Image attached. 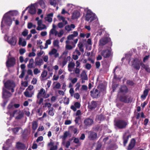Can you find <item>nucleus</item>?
<instances>
[{
    "label": "nucleus",
    "instance_id": "1",
    "mask_svg": "<svg viewBox=\"0 0 150 150\" xmlns=\"http://www.w3.org/2000/svg\"><path fill=\"white\" fill-rule=\"evenodd\" d=\"M17 13V11H10L5 13L2 21L1 27L2 28L5 25L10 26L12 22L11 16L16 15Z\"/></svg>",
    "mask_w": 150,
    "mask_h": 150
},
{
    "label": "nucleus",
    "instance_id": "2",
    "mask_svg": "<svg viewBox=\"0 0 150 150\" xmlns=\"http://www.w3.org/2000/svg\"><path fill=\"white\" fill-rule=\"evenodd\" d=\"M144 69L146 70L148 72H150V68L147 65H145L142 63L141 60L138 59H135L134 60V62L132 64L134 67L137 69H139L140 68V65Z\"/></svg>",
    "mask_w": 150,
    "mask_h": 150
},
{
    "label": "nucleus",
    "instance_id": "3",
    "mask_svg": "<svg viewBox=\"0 0 150 150\" xmlns=\"http://www.w3.org/2000/svg\"><path fill=\"white\" fill-rule=\"evenodd\" d=\"M144 69L146 70L148 72H150V68L147 65H145L142 63L141 60L138 59H135L134 60V62L132 64L134 67L137 69H139L140 68V65Z\"/></svg>",
    "mask_w": 150,
    "mask_h": 150
},
{
    "label": "nucleus",
    "instance_id": "4",
    "mask_svg": "<svg viewBox=\"0 0 150 150\" xmlns=\"http://www.w3.org/2000/svg\"><path fill=\"white\" fill-rule=\"evenodd\" d=\"M85 11L86 12L85 16L86 21L91 22L96 18V16L95 14L92 13L90 10L86 9Z\"/></svg>",
    "mask_w": 150,
    "mask_h": 150
},
{
    "label": "nucleus",
    "instance_id": "5",
    "mask_svg": "<svg viewBox=\"0 0 150 150\" xmlns=\"http://www.w3.org/2000/svg\"><path fill=\"white\" fill-rule=\"evenodd\" d=\"M9 113L11 118L15 117L16 119H17L21 118L23 115L22 112L19 110H15L12 113L9 112Z\"/></svg>",
    "mask_w": 150,
    "mask_h": 150
},
{
    "label": "nucleus",
    "instance_id": "6",
    "mask_svg": "<svg viewBox=\"0 0 150 150\" xmlns=\"http://www.w3.org/2000/svg\"><path fill=\"white\" fill-rule=\"evenodd\" d=\"M4 86L9 90L13 92L14 91V88L16 85L14 82L12 81H8L4 84Z\"/></svg>",
    "mask_w": 150,
    "mask_h": 150
},
{
    "label": "nucleus",
    "instance_id": "7",
    "mask_svg": "<svg viewBox=\"0 0 150 150\" xmlns=\"http://www.w3.org/2000/svg\"><path fill=\"white\" fill-rule=\"evenodd\" d=\"M4 39L10 44L13 45H15L17 41L16 38L15 36H9L6 35L4 36Z\"/></svg>",
    "mask_w": 150,
    "mask_h": 150
},
{
    "label": "nucleus",
    "instance_id": "8",
    "mask_svg": "<svg viewBox=\"0 0 150 150\" xmlns=\"http://www.w3.org/2000/svg\"><path fill=\"white\" fill-rule=\"evenodd\" d=\"M49 96V94L47 93L45 90L43 88H41L38 91V93L37 96L38 98L42 97L44 98H48Z\"/></svg>",
    "mask_w": 150,
    "mask_h": 150
},
{
    "label": "nucleus",
    "instance_id": "9",
    "mask_svg": "<svg viewBox=\"0 0 150 150\" xmlns=\"http://www.w3.org/2000/svg\"><path fill=\"white\" fill-rule=\"evenodd\" d=\"M101 54L104 58L108 57L112 54L111 49L108 48L106 50H103L101 52Z\"/></svg>",
    "mask_w": 150,
    "mask_h": 150
},
{
    "label": "nucleus",
    "instance_id": "10",
    "mask_svg": "<svg viewBox=\"0 0 150 150\" xmlns=\"http://www.w3.org/2000/svg\"><path fill=\"white\" fill-rule=\"evenodd\" d=\"M16 63L15 58L13 57L8 58L6 62V65L8 67L13 66Z\"/></svg>",
    "mask_w": 150,
    "mask_h": 150
},
{
    "label": "nucleus",
    "instance_id": "11",
    "mask_svg": "<svg viewBox=\"0 0 150 150\" xmlns=\"http://www.w3.org/2000/svg\"><path fill=\"white\" fill-rule=\"evenodd\" d=\"M78 39L76 38L73 41H69V40H67L66 41V48L68 50H71L73 48V47L69 45L70 44H71L73 45L74 44H76L78 41Z\"/></svg>",
    "mask_w": 150,
    "mask_h": 150
},
{
    "label": "nucleus",
    "instance_id": "12",
    "mask_svg": "<svg viewBox=\"0 0 150 150\" xmlns=\"http://www.w3.org/2000/svg\"><path fill=\"white\" fill-rule=\"evenodd\" d=\"M36 4H32L27 8L26 10L28 9V12L30 14H35L36 12V10L35 5H36Z\"/></svg>",
    "mask_w": 150,
    "mask_h": 150
},
{
    "label": "nucleus",
    "instance_id": "13",
    "mask_svg": "<svg viewBox=\"0 0 150 150\" xmlns=\"http://www.w3.org/2000/svg\"><path fill=\"white\" fill-rule=\"evenodd\" d=\"M127 125L126 122L123 121H119L115 124V126L120 128H124Z\"/></svg>",
    "mask_w": 150,
    "mask_h": 150
},
{
    "label": "nucleus",
    "instance_id": "14",
    "mask_svg": "<svg viewBox=\"0 0 150 150\" xmlns=\"http://www.w3.org/2000/svg\"><path fill=\"white\" fill-rule=\"evenodd\" d=\"M38 26L36 29L38 30H42L47 29V27L45 24H42V21H39L37 23Z\"/></svg>",
    "mask_w": 150,
    "mask_h": 150
},
{
    "label": "nucleus",
    "instance_id": "15",
    "mask_svg": "<svg viewBox=\"0 0 150 150\" xmlns=\"http://www.w3.org/2000/svg\"><path fill=\"white\" fill-rule=\"evenodd\" d=\"M11 96V94L8 92L6 89L4 88L3 89V98H8L10 97Z\"/></svg>",
    "mask_w": 150,
    "mask_h": 150
},
{
    "label": "nucleus",
    "instance_id": "16",
    "mask_svg": "<svg viewBox=\"0 0 150 150\" xmlns=\"http://www.w3.org/2000/svg\"><path fill=\"white\" fill-rule=\"evenodd\" d=\"M108 42L107 38H101L99 41V45L101 46L105 45Z\"/></svg>",
    "mask_w": 150,
    "mask_h": 150
},
{
    "label": "nucleus",
    "instance_id": "17",
    "mask_svg": "<svg viewBox=\"0 0 150 150\" xmlns=\"http://www.w3.org/2000/svg\"><path fill=\"white\" fill-rule=\"evenodd\" d=\"M49 54L50 56L54 55L56 57H58L59 56V54L57 53V50L54 48L50 52Z\"/></svg>",
    "mask_w": 150,
    "mask_h": 150
},
{
    "label": "nucleus",
    "instance_id": "18",
    "mask_svg": "<svg viewBox=\"0 0 150 150\" xmlns=\"http://www.w3.org/2000/svg\"><path fill=\"white\" fill-rule=\"evenodd\" d=\"M75 27V25L71 24L70 25H67L65 26V30L68 31H71L72 29H74Z\"/></svg>",
    "mask_w": 150,
    "mask_h": 150
},
{
    "label": "nucleus",
    "instance_id": "19",
    "mask_svg": "<svg viewBox=\"0 0 150 150\" xmlns=\"http://www.w3.org/2000/svg\"><path fill=\"white\" fill-rule=\"evenodd\" d=\"M80 13L78 11H74L73 13L72 19H76L80 16Z\"/></svg>",
    "mask_w": 150,
    "mask_h": 150
},
{
    "label": "nucleus",
    "instance_id": "20",
    "mask_svg": "<svg viewBox=\"0 0 150 150\" xmlns=\"http://www.w3.org/2000/svg\"><path fill=\"white\" fill-rule=\"evenodd\" d=\"M18 44L19 45L24 47L26 45V42L24 39L20 38L18 41Z\"/></svg>",
    "mask_w": 150,
    "mask_h": 150
},
{
    "label": "nucleus",
    "instance_id": "21",
    "mask_svg": "<svg viewBox=\"0 0 150 150\" xmlns=\"http://www.w3.org/2000/svg\"><path fill=\"white\" fill-rule=\"evenodd\" d=\"M53 16V13H50L48 14L47 16L45 17V20L48 21V22H51L52 21V17Z\"/></svg>",
    "mask_w": 150,
    "mask_h": 150
},
{
    "label": "nucleus",
    "instance_id": "22",
    "mask_svg": "<svg viewBox=\"0 0 150 150\" xmlns=\"http://www.w3.org/2000/svg\"><path fill=\"white\" fill-rule=\"evenodd\" d=\"M89 137L91 140L94 139L97 137V134L95 132H91L89 133Z\"/></svg>",
    "mask_w": 150,
    "mask_h": 150
},
{
    "label": "nucleus",
    "instance_id": "23",
    "mask_svg": "<svg viewBox=\"0 0 150 150\" xmlns=\"http://www.w3.org/2000/svg\"><path fill=\"white\" fill-rule=\"evenodd\" d=\"M135 143V140L134 139H132L130 142L128 146V149H132L134 146Z\"/></svg>",
    "mask_w": 150,
    "mask_h": 150
},
{
    "label": "nucleus",
    "instance_id": "24",
    "mask_svg": "<svg viewBox=\"0 0 150 150\" xmlns=\"http://www.w3.org/2000/svg\"><path fill=\"white\" fill-rule=\"evenodd\" d=\"M57 18L59 21H62L63 23H65V24H67V21L65 19V18L60 15H58L57 16Z\"/></svg>",
    "mask_w": 150,
    "mask_h": 150
},
{
    "label": "nucleus",
    "instance_id": "25",
    "mask_svg": "<svg viewBox=\"0 0 150 150\" xmlns=\"http://www.w3.org/2000/svg\"><path fill=\"white\" fill-rule=\"evenodd\" d=\"M47 75V72L45 70L43 71L42 73L41 76L40 77V79L41 80H44Z\"/></svg>",
    "mask_w": 150,
    "mask_h": 150
},
{
    "label": "nucleus",
    "instance_id": "26",
    "mask_svg": "<svg viewBox=\"0 0 150 150\" xmlns=\"http://www.w3.org/2000/svg\"><path fill=\"white\" fill-rule=\"evenodd\" d=\"M33 94V93L31 91H27V89L24 92V94L25 96L28 97H31Z\"/></svg>",
    "mask_w": 150,
    "mask_h": 150
},
{
    "label": "nucleus",
    "instance_id": "27",
    "mask_svg": "<svg viewBox=\"0 0 150 150\" xmlns=\"http://www.w3.org/2000/svg\"><path fill=\"white\" fill-rule=\"evenodd\" d=\"M97 103L95 101H92L91 104L88 106V108L92 110L95 108L96 106Z\"/></svg>",
    "mask_w": 150,
    "mask_h": 150
},
{
    "label": "nucleus",
    "instance_id": "28",
    "mask_svg": "<svg viewBox=\"0 0 150 150\" xmlns=\"http://www.w3.org/2000/svg\"><path fill=\"white\" fill-rule=\"evenodd\" d=\"M84 122L86 125H91L93 124V120L91 119H88L85 120Z\"/></svg>",
    "mask_w": 150,
    "mask_h": 150
},
{
    "label": "nucleus",
    "instance_id": "29",
    "mask_svg": "<svg viewBox=\"0 0 150 150\" xmlns=\"http://www.w3.org/2000/svg\"><path fill=\"white\" fill-rule=\"evenodd\" d=\"M91 92L92 93V95H93L94 97H96L99 95V92L97 89H96L95 91H93V92L92 91Z\"/></svg>",
    "mask_w": 150,
    "mask_h": 150
},
{
    "label": "nucleus",
    "instance_id": "30",
    "mask_svg": "<svg viewBox=\"0 0 150 150\" xmlns=\"http://www.w3.org/2000/svg\"><path fill=\"white\" fill-rule=\"evenodd\" d=\"M75 64L73 62H70L68 64V70L70 71H72L74 67Z\"/></svg>",
    "mask_w": 150,
    "mask_h": 150
},
{
    "label": "nucleus",
    "instance_id": "31",
    "mask_svg": "<svg viewBox=\"0 0 150 150\" xmlns=\"http://www.w3.org/2000/svg\"><path fill=\"white\" fill-rule=\"evenodd\" d=\"M148 92L149 91L147 89H145L144 91L143 94L141 96V98L144 99L147 96Z\"/></svg>",
    "mask_w": 150,
    "mask_h": 150
},
{
    "label": "nucleus",
    "instance_id": "32",
    "mask_svg": "<svg viewBox=\"0 0 150 150\" xmlns=\"http://www.w3.org/2000/svg\"><path fill=\"white\" fill-rule=\"evenodd\" d=\"M34 63V60L33 59H31L29 61V64L28 65V67L29 68H32L33 67Z\"/></svg>",
    "mask_w": 150,
    "mask_h": 150
},
{
    "label": "nucleus",
    "instance_id": "33",
    "mask_svg": "<svg viewBox=\"0 0 150 150\" xmlns=\"http://www.w3.org/2000/svg\"><path fill=\"white\" fill-rule=\"evenodd\" d=\"M81 77L82 79L83 80H86L87 79V76L86 74V72L84 71H83L81 74Z\"/></svg>",
    "mask_w": 150,
    "mask_h": 150
},
{
    "label": "nucleus",
    "instance_id": "34",
    "mask_svg": "<svg viewBox=\"0 0 150 150\" xmlns=\"http://www.w3.org/2000/svg\"><path fill=\"white\" fill-rule=\"evenodd\" d=\"M16 147L19 149H23L24 148V145L23 144L18 142L16 144Z\"/></svg>",
    "mask_w": 150,
    "mask_h": 150
},
{
    "label": "nucleus",
    "instance_id": "35",
    "mask_svg": "<svg viewBox=\"0 0 150 150\" xmlns=\"http://www.w3.org/2000/svg\"><path fill=\"white\" fill-rule=\"evenodd\" d=\"M13 109V106L12 104H10L8 107V114L9 115V112H10V113H11V111Z\"/></svg>",
    "mask_w": 150,
    "mask_h": 150
},
{
    "label": "nucleus",
    "instance_id": "36",
    "mask_svg": "<svg viewBox=\"0 0 150 150\" xmlns=\"http://www.w3.org/2000/svg\"><path fill=\"white\" fill-rule=\"evenodd\" d=\"M58 34V32L55 29H52L50 31V35H54L55 36H57Z\"/></svg>",
    "mask_w": 150,
    "mask_h": 150
},
{
    "label": "nucleus",
    "instance_id": "37",
    "mask_svg": "<svg viewBox=\"0 0 150 150\" xmlns=\"http://www.w3.org/2000/svg\"><path fill=\"white\" fill-rule=\"evenodd\" d=\"M50 4L54 6H55L56 4L58 3V2L59 1L58 0H50Z\"/></svg>",
    "mask_w": 150,
    "mask_h": 150
},
{
    "label": "nucleus",
    "instance_id": "38",
    "mask_svg": "<svg viewBox=\"0 0 150 150\" xmlns=\"http://www.w3.org/2000/svg\"><path fill=\"white\" fill-rule=\"evenodd\" d=\"M38 125L37 122L35 121L33 122L32 124V128L33 130H36L38 127Z\"/></svg>",
    "mask_w": 150,
    "mask_h": 150
},
{
    "label": "nucleus",
    "instance_id": "39",
    "mask_svg": "<svg viewBox=\"0 0 150 150\" xmlns=\"http://www.w3.org/2000/svg\"><path fill=\"white\" fill-rule=\"evenodd\" d=\"M39 4L42 8H45V3L42 0H40L39 2Z\"/></svg>",
    "mask_w": 150,
    "mask_h": 150
},
{
    "label": "nucleus",
    "instance_id": "40",
    "mask_svg": "<svg viewBox=\"0 0 150 150\" xmlns=\"http://www.w3.org/2000/svg\"><path fill=\"white\" fill-rule=\"evenodd\" d=\"M51 43V41L50 40L48 39L46 40L45 43V46L44 47V49H47L48 48V45H50Z\"/></svg>",
    "mask_w": 150,
    "mask_h": 150
},
{
    "label": "nucleus",
    "instance_id": "41",
    "mask_svg": "<svg viewBox=\"0 0 150 150\" xmlns=\"http://www.w3.org/2000/svg\"><path fill=\"white\" fill-rule=\"evenodd\" d=\"M53 108L49 109L48 114L52 116L54 115V113L53 111Z\"/></svg>",
    "mask_w": 150,
    "mask_h": 150
},
{
    "label": "nucleus",
    "instance_id": "42",
    "mask_svg": "<svg viewBox=\"0 0 150 150\" xmlns=\"http://www.w3.org/2000/svg\"><path fill=\"white\" fill-rule=\"evenodd\" d=\"M64 103L66 105H68L69 103V99L68 98H64L63 100Z\"/></svg>",
    "mask_w": 150,
    "mask_h": 150
},
{
    "label": "nucleus",
    "instance_id": "43",
    "mask_svg": "<svg viewBox=\"0 0 150 150\" xmlns=\"http://www.w3.org/2000/svg\"><path fill=\"white\" fill-rule=\"evenodd\" d=\"M120 91L121 92L125 93L127 92V88L126 86H123L120 89Z\"/></svg>",
    "mask_w": 150,
    "mask_h": 150
},
{
    "label": "nucleus",
    "instance_id": "44",
    "mask_svg": "<svg viewBox=\"0 0 150 150\" xmlns=\"http://www.w3.org/2000/svg\"><path fill=\"white\" fill-rule=\"evenodd\" d=\"M59 41L58 40H55L53 41V44L54 45L55 47H59Z\"/></svg>",
    "mask_w": 150,
    "mask_h": 150
},
{
    "label": "nucleus",
    "instance_id": "45",
    "mask_svg": "<svg viewBox=\"0 0 150 150\" xmlns=\"http://www.w3.org/2000/svg\"><path fill=\"white\" fill-rule=\"evenodd\" d=\"M52 106V104L49 103H46L44 104V105L43 106V107H47L49 108H52L51 107Z\"/></svg>",
    "mask_w": 150,
    "mask_h": 150
},
{
    "label": "nucleus",
    "instance_id": "46",
    "mask_svg": "<svg viewBox=\"0 0 150 150\" xmlns=\"http://www.w3.org/2000/svg\"><path fill=\"white\" fill-rule=\"evenodd\" d=\"M67 24H65V23L60 22L58 23V26L59 28H63L65 25Z\"/></svg>",
    "mask_w": 150,
    "mask_h": 150
},
{
    "label": "nucleus",
    "instance_id": "47",
    "mask_svg": "<svg viewBox=\"0 0 150 150\" xmlns=\"http://www.w3.org/2000/svg\"><path fill=\"white\" fill-rule=\"evenodd\" d=\"M34 73L35 75H37L40 72V71L38 69L36 68L34 69Z\"/></svg>",
    "mask_w": 150,
    "mask_h": 150
},
{
    "label": "nucleus",
    "instance_id": "48",
    "mask_svg": "<svg viewBox=\"0 0 150 150\" xmlns=\"http://www.w3.org/2000/svg\"><path fill=\"white\" fill-rule=\"evenodd\" d=\"M28 31L27 30H25L22 33V35L24 36H26L28 34Z\"/></svg>",
    "mask_w": 150,
    "mask_h": 150
},
{
    "label": "nucleus",
    "instance_id": "49",
    "mask_svg": "<svg viewBox=\"0 0 150 150\" xmlns=\"http://www.w3.org/2000/svg\"><path fill=\"white\" fill-rule=\"evenodd\" d=\"M61 87V84H60L58 82H56V83L54 87V88H56L57 89H59Z\"/></svg>",
    "mask_w": 150,
    "mask_h": 150
},
{
    "label": "nucleus",
    "instance_id": "50",
    "mask_svg": "<svg viewBox=\"0 0 150 150\" xmlns=\"http://www.w3.org/2000/svg\"><path fill=\"white\" fill-rule=\"evenodd\" d=\"M59 78V75H56L55 74L54 75L53 77V80L57 81L58 80Z\"/></svg>",
    "mask_w": 150,
    "mask_h": 150
},
{
    "label": "nucleus",
    "instance_id": "51",
    "mask_svg": "<svg viewBox=\"0 0 150 150\" xmlns=\"http://www.w3.org/2000/svg\"><path fill=\"white\" fill-rule=\"evenodd\" d=\"M71 35H72L73 36L74 38L78 36V33L77 31H74L72 32V34Z\"/></svg>",
    "mask_w": 150,
    "mask_h": 150
},
{
    "label": "nucleus",
    "instance_id": "52",
    "mask_svg": "<svg viewBox=\"0 0 150 150\" xmlns=\"http://www.w3.org/2000/svg\"><path fill=\"white\" fill-rule=\"evenodd\" d=\"M25 52L26 50L22 48L19 50V53L21 54H23Z\"/></svg>",
    "mask_w": 150,
    "mask_h": 150
},
{
    "label": "nucleus",
    "instance_id": "53",
    "mask_svg": "<svg viewBox=\"0 0 150 150\" xmlns=\"http://www.w3.org/2000/svg\"><path fill=\"white\" fill-rule=\"evenodd\" d=\"M76 87V88H75V91H76L77 90H79V88L80 86V84L79 83H77L75 85Z\"/></svg>",
    "mask_w": 150,
    "mask_h": 150
},
{
    "label": "nucleus",
    "instance_id": "54",
    "mask_svg": "<svg viewBox=\"0 0 150 150\" xmlns=\"http://www.w3.org/2000/svg\"><path fill=\"white\" fill-rule=\"evenodd\" d=\"M64 31L63 30H61L59 33H58L57 35L59 37H61L64 34Z\"/></svg>",
    "mask_w": 150,
    "mask_h": 150
},
{
    "label": "nucleus",
    "instance_id": "55",
    "mask_svg": "<svg viewBox=\"0 0 150 150\" xmlns=\"http://www.w3.org/2000/svg\"><path fill=\"white\" fill-rule=\"evenodd\" d=\"M73 96H74V98L77 99H78L80 97V95L78 93H75L74 95Z\"/></svg>",
    "mask_w": 150,
    "mask_h": 150
},
{
    "label": "nucleus",
    "instance_id": "56",
    "mask_svg": "<svg viewBox=\"0 0 150 150\" xmlns=\"http://www.w3.org/2000/svg\"><path fill=\"white\" fill-rule=\"evenodd\" d=\"M74 38V37L72 35L70 34L67 37V40L70 41V40H73Z\"/></svg>",
    "mask_w": 150,
    "mask_h": 150
},
{
    "label": "nucleus",
    "instance_id": "57",
    "mask_svg": "<svg viewBox=\"0 0 150 150\" xmlns=\"http://www.w3.org/2000/svg\"><path fill=\"white\" fill-rule=\"evenodd\" d=\"M74 93V91L73 89L72 88H71L69 90V93H70L71 96H73Z\"/></svg>",
    "mask_w": 150,
    "mask_h": 150
},
{
    "label": "nucleus",
    "instance_id": "58",
    "mask_svg": "<svg viewBox=\"0 0 150 150\" xmlns=\"http://www.w3.org/2000/svg\"><path fill=\"white\" fill-rule=\"evenodd\" d=\"M33 24L32 23H29L28 24V28L29 29H31L33 28Z\"/></svg>",
    "mask_w": 150,
    "mask_h": 150
},
{
    "label": "nucleus",
    "instance_id": "59",
    "mask_svg": "<svg viewBox=\"0 0 150 150\" xmlns=\"http://www.w3.org/2000/svg\"><path fill=\"white\" fill-rule=\"evenodd\" d=\"M47 33L46 31H42L41 32L40 35L42 36H45L47 35Z\"/></svg>",
    "mask_w": 150,
    "mask_h": 150
},
{
    "label": "nucleus",
    "instance_id": "60",
    "mask_svg": "<svg viewBox=\"0 0 150 150\" xmlns=\"http://www.w3.org/2000/svg\"><path fill=\"white\" fill-rule=\"evenodd\" d=\"M72 6V5L71 4H68L67 6L66 7V9L69 11L70 9L71 8Z\"/></svg>",
    "mask_w": 150,
    "mask_h": 150
},
{
    "label": "nucleus",
    "instance_id": "61",
    "mask_svg": "<svg viewBox=\"0 0 150 150\" xmlns=\"http://www.w3.org/2000/svg\"><path fill=\"white\" fill-rule=\"evenodd\" d=\"M52 83V81L50 80H48L47 82V85L46 86L47 87V88H49L50 87L51 84Z\"/></svg>",
    "mask_w": 150,
    "mask_h": 150
},
{
    "label": "nucleus",
    "instance_id": "62",
    "mask_svg": "<svg viewBox=\"0 0 150 150\" xmlns=\"http://www.w3.org/2000/svg\"><path fill=\"white\" fill-rule=\"evenodd\" d=\"M74 105L76 108H79L80 107V104L79 102H77L75 103Z\"/></svg>",
    "mask_w": 150,
    "mask_h": 150
},
{
    "label": "nucleus",
    "instance_id": "63",
    "mask_svg": "<svg viewBox=\"0 0 150 150\" xmlns=\"http://www.w3.org/2000/svg\"><path fill=\"white\" fill-rule=\"evenodd\" d=\"M21 84L22 86L26 87L28 86V83L26 81L22 82Z\"/></svg>",
    "mask_w": 150,
    "mask_h": 150
},
{
    "label": "nucleus",
    "instance_id": "64",
    "mask_svg": "<svg viewBox=\"0 0 150 150\" xmlns=\"http://www.w3.org/2000/svg\"><path fill=\"white\" fill-rule=\"evenodd\" d=\"M66 13H68L69 14L68 12L67 11H66L65 8H63L61 12V13L62 14H64Z\"/></svg>",
    "mask_w": 150,
    "mask_h": 150
}]
</instances>
